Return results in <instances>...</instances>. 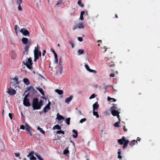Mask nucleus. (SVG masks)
<instances>
[{
	"instance_id": "nucleus-15",
	"label": "nucleus",
	"mask_w": 160,
	"mask_h": 160,
	"mask_svg": "<svg viewBox=\"0 0 160 160\" xmlns=\"http://www.w3.org/2000/svg\"><path fill=\"white\" fill-rule=\"evenodd\" d=\"M93 110H97L99 107V105L98 104L97 102H96L93 105Z\"/></svg>"
},
{
	"instance_id": "nucleus-17",
	"label": "nucleus",
	"mask_w": 160,
	"mask_h": 160,
	"mask_svg": "<svg viewBox=\"0 0 160 160\" xmlns=\"http://www.w3.org/2000/svg\"><path fill=\"white\" fill-rule=\"evenodd\" d=\"M72 131L74 133V134L72 135V136L73 138H76L77 137L78 135L77 131L76 130L73 129L72 130Z\"/></svg>"
},
{
	"instance_id": "nucleus-14",
	"label": "nucleus",
	"mask_w": 160,
	"mask_h": 160,
	"mask_svg": "<svg viewBox=\"0 0 160 160\" xmlns=\"http://www.w3.org/2000/svg\"><path fill=\"white\" fill-rule=\"evenodd\" d=\"M56 119L58 120H61L64 119V118L62 115H59L58 113H57Z\"/></svg>"
},
{
	"instance_id": "nucleus-5",
	"label": "nucleus",
	"mask_w": 160,
	"mask_h": 160,
	"mask_svg": "<svg viewBox=\"0 0 160 160\" xmlns=\"http://www.w3.org/2000/svg\"><path fill=\"white\" fill-rule=\"evenodd\" d=\"M34 153L33 151H31L27 155V156L31 160H36V158L34 156Z\"/></svg>"
},
{
	"instance_id": "nucleus-45",
	"label": "nucleus",
	"mask_w": 160,
	"mask_h": 160,
	"mask_svg": "<svg viewBox=\"0 0 160 160\" xmlns=\"http://www.w3.org/2000/svg\"><path fill=\"white\" fill-rule=\"evenodd\" d=\"M69 42L70 43V44L71 45L72 48H73L74 47V45L73 43V42L72 41H69Z\"/></svg>"
},
{
	"instance_id": "nucleus-51",
	"label": "nucleus",
	"mask_w": 160,
	"mask_h": 160,
	"mask_svg": "<svg viewBox=\"0 0 160 160\" xmlns=\"http://www.w3.org/2000/svg\"><path fill=\"white\" fill-rule=\"evenodd\" d=\"M110 77H113L115 76V74L113 73H112L110 74L109 75Z\"/></svg>"
},
{
	"instance_id": "nucleus-54",
	"label": "nucleus",
	"mask_w": 160,
	"mask_h": 160,
	"mask_svg": "<svg viewBox=\"0 0 160 160\" xmlns=\"http://www.w3.org/2000/svg\"><path fill=\"white\" fill-rule=\"evenodd\" d=\"M118 158L119 159H121L122 158V157L120 155H118Z\"/></svg>"
},
{
	"instance_id": "nucleus-18",
	"label": "nucleus",
	"mask_w": 160,
	"mask_h": 160,
	"mask_svg": "<svg viewBox=\"0 0 160 160\" xmlns=\"http://www.w3.org/2000/svg\"><path fill=\"white\" fill-rule=\"evenodd\" d=\"M58 67L59 70V73L60 74H61L62 73V64L60 63V62H59V63Z\"/></svg>"
},
{
	"instance_id": "nucleus-50",
	"label": "nucleus",
	"mask_w": 160,
	"mask_h": 160,
	"mask_svg": "<svg viewBox=\"0 0 160 160\" xmlns=\"http://www.w3.org/2000/svg\"><path fill=\"white\" fill-rule=\"evenodd\" d=\"M14 155L16 157H19L20 156V154L19 153H14Z\"/></svg>"
},
{
	"instance_id": "nucleus-25",
	"label": "nucleus",
	"mask_w": 160,
	"mask_h": 160,
	"mask_svg": "<svg viewBox=\"0 0 160 160\" xmlns=\"http://www.w3.org/2000/svg\"><path fill=\"white\" fill-rule=\"evenodd\" d=\"M119 118V121H118V122H116L114 124V126L115 127H119L120 126H119V124L120 123V121H121V120L119 118H119Z\"/></svg>"
},
{
	"instance_id": "nucleus-30",
	"label": "nucleus",
	"mask_w": 160,
	"mask_h": 160,
	"mask_svg": "<svg viewBox=\"0 0 160 160\" xmlns=\"http://www.w3.org/2000/svg\"><path fill=\"white\" fill-rule=\"evenodd\" d=\"M36 88L39 90V92L41 93V94L43 96L44 95V93L43 91V90L42 88Z\"/></svg>"
},
{
	"instance_id": "nucleus-46",
	"label": "nucleus",
	"mask_w": 160,
	"mask_h": 160,
	"mask_svg": "<svg viewBox=\"0 0 160 160\" xmlns=\"http://www.w3.org/2000/svg\"><path fill=\"white\" fill-rule=\"evenodd\" d=\"M27 90H28V91H30V90H31L32 89L33 90L34 89L32 87V86H30L29 87L27 88Z\"/></svg>"
},
{
	"instance_id": "nucleus-38",
	"label": "nucleus",
	"mask_w": 160,
	"mask_h": 160,
	"mask_svg": "<svg viewBox=\"0 0 160 160\" xmlns=\"http://www.w3.org/2000/svg\"><path fill=\"white\" fill-rule=\"evenodd\" d=\"M86 120V119L85 118H83L81 119L80 121V122L81 123H82L83 122H85Z\"/></svg>"
},
{
	"instance_id": "nucleus-34",
	"label": "nucleus",
	"mask_w": 160,
	"mask_h": 160,
	"mask_svg": "<svg viewBox=\"0 0 160 160\" xmlns=\"http://www.w3.org/2000/svg\"><path fill=\"white\" fill-rule=\"evenodd\" d=\"M29 48V46L28 45H25V47H24V50H25V52H27V53L28 52V49Z\"/></svg>"
},
{
	"instance_id": "nucleus-40",
	"label": "nucleus",
	"mask_w": 160,
	"mask_h": 160,
	"mask_svg": "<svg viewBox=\"0 0 160 160\" xmlns=\"http://www.w3.org/2000/svg\"><path fill=\"white\" fill-rule=\"evenodd\" d=\"M51 51L54 54V56H56V55H57V53L55 52L52 48L51 49Z\"/></svg>"
},
{
	"instance_id": "nucleus-43",
	"label": "nucleus",
	"mask_w": 160,
	"mask_h": 160,
	"mask_svg": "<svg viewBox=\"0 0 160 160\" xmlns=\"http://www.w3.org/2000/svg\"><path fill=\"white\" fill-rule=\"evenodd\" d=\"M55 58V62L56 63H57L58 62V59L57 58V55L54 56Z\"/></svg>"
},
{
	"instance_id": "nucleus-23",
	"label": "nucleus",
	"mask_w": 160,
	"mask_h": 160,
	"mask_svg": "<svg viewBox=\"0 0 160 160\" xmlns=\"http://www.w3.org/2000/svg\"><path fill=\"white\" fill-rule=\"evenodd\" d=\"M129 141L128 140H125V141H124V143L123 145V148H125L127 147L128 144L129 143Z\"/></svg>"
},
{
	"instance_id": "nucleus-53",
	"label": "nucleus",
	"mask_w": 160,
	"mask_h": 160,
	"mask_svg": "<svg viewBox=\"0 0 160 160\" xmlns=\"http://www.w3.org/2000/svg\"><path fill=\"white\" fill-rule=\"evenodd\" d=\"M46 50H44L43 51V52L42 54V55L43 56H44L45 55V54L46 53Z\"/></svg>"
},
{
	"instance_id": "nucleus-24",
	"label": "nucleus",
	"mask_w": 160,
	"mask_h": 160,
	"mask_svg": "<svg viewBox=\"0 0 160 160\" xmlns=\"http://www.w3.org/2000/svg\"><path fill=\"white\" fill-rule=\"evenodd\" d=\"M34 154L39 160H43V158L38 153H35Z\"/></svg>"
},
{
	"instance_id": "nucleus-2",
	"label": "nucleus",
	"mask_w": 160,
	"mask_h": 160,
	"mask_svg": "<svg viewBox=\"0 0 160 160\" xmlns=\"http://www.w3.org/2000/svg\"><path fill=\"white\" fill-rule=\"evenodd\" d=\"M117 108L116 107V105L110 108V111L112 114L114 116H117L118 118H119V115L120 112L116 109Z\"/></svg>"
},
{
	"instance_id": "nucleus-63",
	"label": "nucleus",
	"mask_w": 160,
	"mask_h": 160,
	"mask_svg": "<svg viewBox=\"0 0 160 160\" xmlns=\"http://www.w3.org/2000/svg\"><path fill=\"white\" fill-rule=\"evenodd\" d=\"M15 32L16 33V34H17V33H18V31H17V30H15Z\"/></svg>"
},
{
	"instance_id": "nucleus-33",
	"label": "nucleus",
	"mask_w": 160,
	"mask_h": 160,
	"mask_svg": "<svg viewBox=\"0 0 160 160\" xmlns=\"http://www.w3.org/2000/svg\"><path fill=\"white\" fill-rule=\"evenodd\" d=\"M78 52V55H79L80 54H83L84 52V50L83 49H79Z\"/></svg>"
},
{
	"instance_id": "nucleus-39",
	"label": "nucleus",
	"mask_w": 160,
	"mask_h": 160,
	"mask_svg": "<svg viewBox=\"0 0 160 160\" xmlns=\"http://www.w3.org/2000/svg\"><path fill=\"white\" fill-rule=\"evenodd\" d=\"M95 97V95L94 94H92L91 95V96L89 97V99H91L92 98H94Z\"/></svg>"
},
{
	"instance_id": "nucleus-6",
	"label": "nucleus",
	"mask_w": 160,
	"mask_h": 160,
	"mask_svg": "<svg viewBox=\"0 0 160 160\" xmlns=\"http://www.w3.org/2000/svg\"><path fill=\"white\" fill-rule=\"evenodd\" d=\"M28 95H26L24 97L23 100V104L26 106H29L30 105V104L29 102L28 99L27 98Z\"/></svg>"
},
{
	"instance_id": "nucleus-37",
	"label": "nucleus",
	"mask_w": 160,
	"mask_h": 160,
	"mask_svg": "<svg viewBox=\"0 0 160 160\" xmlns=\"http://www.w3.org/2000/svg\"><path fill=\"white\" fill-rule=\"evenodd\" d=\"M57 133V134H60V133H62L63 134H64V131H62L61 130H58V131H57V132H56Z\"/></svg>"
},
{
	"instance_id": "nucleus-36",
	"label": "nucleus",
	"mask_w": 160,
	"mask_h": 160,
	"mask_svg": "<svg viewBox=\"0 0 160 160\" xmlns=\"http://www.w3.org/2000/svg\"><path fill=\"white\" fill-rule=\"evenodd\" d=\"M78 3L81 7H83L84 5L83 4L81 3V0H78Z\"/></svg>"
},
{
	"instance_id": "nucleus-55",
	"label": "nucleus",
	"mask_w": 160,
	"mask_h": 160,
	"mask_svg": "<svg viewBox=\"0 0 160 160\" xmlns=\"http://www.w3.org/2000/svg\"><path fill=\"white\" fill-rule=\"evenodd\" d=\"M113 99V98H111L109 97H108V101H110L111 99Z\"/></svg>"
},
{
	"instance_id": "nucleus-59",
	"label": "nucleus",
	"mask_w": 160,
	"mask_h": 160,
	"mask_svg": "<svg viewBox=\"0 0 160 160\" xmlns=\"http://www.w3.org/2000/svg\"><path fill=\"white\" fill-rule=\"evenodd\" d=\"M17 25H15V27H14V29H15V30H17Z\"/></svg>"
},
{
	"instance_id": "nucleus-42",
	"label": "nucleus",
	"mask_w": 160,
	"mask_h": 160,
	"mask_svg": "<svg viewBox=\"0 0 160 160\" xmlns=\"http://www.w3.org/2000/svg\"><path fill=\"white\" fill-rule=\"evenodd\" d=\"M62 0H58V1L57 3L56 4V5H58L60 4L61 3H62Z\"/></svg>"
},
{
	"instance_id": "nucleus-35",
	"label": "nucleus",
	"mask_w": 160,
	"mask_h": 160,
	"mask_svg": "<svg viewBox=\"0 0 160 160\" xmlns=\"http://www.w3.org/2000/svg\"><path fill=\"white\" fill-rule=\"evenodd\" d=\"M70 118H67L66 120V123L68 125L70 124Z\"/></svg>"
},
{
	"instance_id": "nucleus-58",
	"label": "nucleus",
	"mask_w": 160,
	"mask_h": 160,
	"mask_svg": "<svg viewBox=\"0 0 160 160\" xmlns=\"http://www.w3.org/2000/svg\"><path fill=\"white\" fill-rule=\"evenodd\" d=\"M78 112H79V114L81 115H82V112H81L80 111V110H79L78 111Z\"/></svg>"
},
{
	"instance_id": "nucleus-3",
	"label": "nucleus",
	"mask_w": 160,
	"mask_h": 160,
	"mask_svg": "<svg viewBox=\"0 0 160 160\" xmlns=\"http://www.w3.org/2000/svg\"><path fill=\"white\" fill-rule=\"evenodd\" d=\"M23 63L28 69H31L32 68V63L31 58H28V60L25 62L23 61Z\"/></svg>"
},
{
	"instance_id": "nucleus-10",
	"label": "nucleus",
	"mask_w": 160,
	"mask_h": 160,
	"mask_svg": "<svg viewBox=\"0 0 160 160\" xmlns=\"http://www.w3.org/2000/svg\"><path fill=\"white\" fill-rule=\"evenodd\" d=\"M84 67L87 71L91 72H92L94 73H97V72L96 70L90 69L89 67L87 64H85L84 66Z\"/></svg>"
},
{
	"instance_id": "nucleus-47",
	"label": "nucleus",
	"mask_w": 160,
	"mask_h": 160,
	"mask_svg": "<svg viewBox=\"0 0 160 160\" xmlns=\"http://www.w3.org/2000/svg\"><path fill=\"white\" fill-rule=\"evenodd\" d=\"M78 40L80 42H82L83 40L82 38L81 37H78Z\"/></svg>"
},
{
	"instance_id": "nucleus-52",
	"label": "nucleus",
	"mask_w": 160,
	"mask_h": 160,
	"mask_svg": "<svg viewBox=\"0 0 160 160\" xmlns=\"http://www.w3.org/2000/svg\"><path fill=\"white\" fill-rule=\"evenodd\" d=\"M103 133H104V134H106V132H105L104 131L102 130L101 131V135H102Z\"/></svg>"
},
{
	"instance_id": "nucleus-29",
	"label": "nucleus",
	"mask_w": 160,
	"mask_h": 160,
	"mask_svg": "<svg viewBox=\"0 0 160 160\" xmlns=\"http://www.w3.org/2000/svg\"><path fill=\"white\" fill-rule=\"evenodd\" d=\"M55 91L56 92L58 93V94H60V95L62 94L63 92L62 90L58 89H56L55 90Z\"/></svg>"
},
{
	"instance_id": "nucleus-9",
	"label": "nucleus",
	"mask_w": 160,
	"mask_h": 160,
	"mask_svg": "<svg viewBox=\"0 0 160 160\" xmlns=\"http://www.w3.org/2000/svg\"><path fill=\"white\" fill-rule=\"evenodd\" d=\"M25 127L26 130L28 132L27 133L29 134L30 135L32 136V133L30 131V130L31 129V127L27 123L25 124Z\"/></svg>"
},
{
	"instance_id": "nucleus-13",
	"label": "nucleus",
	"mask_w": 160,
	"mask_h": 160,
	"mask_svg": "<svg viewBox=\"0 0 160 160\" xmlns=\"http://www.w3.org/2000/svg\"><path fill=\"white\" fill-rule=\"evenodd\" d=\"M73 98V97L70 96L68 98H65V102L66 103L68 104L72 100Z\"/></svg>"
},
{
	"instance_id": "nucleus-21",
	"label": "nucleus",
	"mask_w": 160,
	"mask_h": 160,
	"mask_svg": "<svg viewBox=\"0 0 160 160\" xmlns=\"http://www.w3.org/2000/svg\"><path fill=\"white\" fill-rule=\"evenodd\" d=\"M23 81L25 84L26 85H28L30 84V82L28 79L27 78L23 79Z\"/></svg>"
},
{
	"instance_id": "nucleus-12",
	"label": "nucleus",
	"mask_w": 160,
	"mask_h": 160,
	"mask_svg": "<svg viewBox=\"0 0 160 160\" xmlns=\"http://www.w3.org/2000/svg\"><path fill=\"white\" fill-rule=\"evenodd\" d=\"M50 109V106L49 105H46L43 108V111L44 113H46L48 112Z\"/></svg>"
},
{
	"instance_id": "nucleus-32",
	"label": "nucleus",
	"mask_w": 160,
	"mask_h": 160,
	"mask_svg": "<svg viewBox=\"0 0 160 160\" xmlns=\"http://www.w3.org/2000/svg\"><path fill=\"white\" fill-rule=\"evenodd\" d=\"M37 129L38 130H39V131L42 134H44L45 132L41 128L38 127L37 128Z\"/></svg>"
},
{
	"instance_id": "nucleus-56",
	"label": "nucleus",
	"mask_w": 160,
	"mask_h": 160,
	"mask_svg": "<svg viewBox=\"0 0 160 160\" xmlns=\"http://www.w3.org/2000/svg\"><path fill=\"white\" fill-rule=\"evenodd\" d=\"M119 151L118 152V155H121V151H120V149H119Z\"/></svg>"
},
{
	"instance_id": "nucleus-61",
	"label": "nucleus",
	"mask_w": 160,
	"mask_h": 160,
	"mask_svg": "<svg viewBox=\"0 0 160 160\" xmlns=\"http://www.w3.org/2000/svg\"><path fill=\"white\" fill-rule=\"evenodd\" d=\"M112 99L113 100V101L114 102H115L116 101V100L114 98H113V99Z\"/></svg>"
},
{
	"instance_id": "nucleus-57",
	"label": "nucleus",
	"mask_w": 160,
	"mask_h": 160,
	"mask_svg": "<svg viewBox=\"0 0 160 160\" xmlns=\"http://www.w3.org/2000/svg\"><path fill=\"white\" fill-rule=\"evenodd\" d=\"M38 55H39V57H41V52L40 51H39V54H38Z\"/></svg>"
},
{
	"instance_id": "nucleus-19",
	"label": "nucleus",
	"mask_w": 160,
	"mask_h": 160,
	"mask_svg": "<svg viewBox=\"0 0 160 160\" xmlns=\"http://www.w3.org/2000/svg\"><path fill=\"white\" fill-rule=\"evenodd\" d=\"M22 41L23 44H27L28 42V39L27 38H22Z\"/></svg>"
},
{
	"instance_id": "nucleus-8",
	"label": "nucleus",
	"mask_w": 160,
	"mask_h": 160,
	"mask_svg": "<svg viewBox=\"0 0 160 160\" xmlns=\"http://www.w3.org/2000/svg\"><path fill=\"white\" fill-rule=\"evenodd\" d=\"M16 91L12 88H9L8 89L7 93L11 95H14L16 93Z\"/></svg>"
},
{
	"instance_id": "nucleus-16",
	"label": "nucleus",
	"mask_w": 160,
	"mask_h": 160,
	"mask_svg": "<svg viewBox=\"0 0 160 160\" xmlns=\"http://www.w3.org/2000/svg\"><path fill=\"white\" fill-rule=\"evenodd\" d=\"M125 138L124 137H123L121 139L118 140V142L121 145H122L123 143V142L125 141Z\"/></svg>"
},
{
	"instance_id": "nucleus-49",
	"label": "nucleus",
	"mask_w": 160,
	"mask_h": 160,
	"mask_svg": "<svg viewBox=\"0 0 160 160\" xmlns=\"http://www.w3.org/2000/svg\"><path fill=\"white\" fill-rule=\"evenodd\" d=\"M9 116L11 119H12V114L9 113L8 114Z\"/></svg>"
},
{
	"instance_id": "nucleus-41",
	"label": "nucleus",
	"mask_w": 160,
	"mask_h": 160,
	"mask_svg": "<svg viewBox=\"0 0 160 160\" xmlns=\"http://www.w3.org/2000/svg\"><path fill=\"white\" fill-rule=\"evenodd\" d=\"M69 152V151L67 149L64 150L63 151V153L64 154H66Z\"/></svg>"
},
{
	"instance_id": "nucleus-11",
	"label": "nucleus",
	"mask_w": 160,
	"mask_h": 160,
	"mask_svg": "<svg viewBox=\"0 0 160 160\" xmlns=\"http://www.w3.org/2000/svg\"><path fill=\"white\" fill-rule=\"evenodd\" d=\"M22 2V0H17V4L18 5V10L20 11L22 10V7L21 5Z\"/></svg>"
},
{
	"instance_id": "nucleus-31",
	"label": "nucleus",
	"mask_w": 160,
	"mask_h": 160,
	"mask_svg": "<svg viewBox=\"0 0 160 160\" xmlns=\"http://www.w3.org/2000/svg\"><path fill=\"white\" fill-rule=\"evenodd\" d=\"M95 110H93V115L94 116H96V118H98L99 116L98 112H95Z\"/></svg>"
},
{
	"instance_id": "nucleus-44",
	"label": "nucleus",
	"mask_w": 160,
	"mask_h": 160,
	"mask_svg": "<svg viewBox=\"0 0 160 160\" xmlns=\"http://www.w3.org/2000/svg\"><path fill=\"white\" fill-rule=\"evenodd\" d=\"M20 128L21 129L24 130L25 129V125H24V126L23 125H21L20 127Z\"/></svg>"
},
{
	"instance_id": "nucleus-20",
	"label": "nucleus",
	"mask_w": 160,
	"mask_h": 160,
	"mask_svg": "<svg viewBox=\"0 0 160 160\" xmlns=\"http://www.w3.org/2000/svg\"><path fill=\"white\" fill-rule=\"evenodd\" d=\"M39 52H37L36 53L35 55L34 54V61L36 62L37 60L39 58Z\"/></svg>"
},
{
	"instance_id": "nucleus-62",
	"label": "nucleus",
	"mask_w": 160,
	"mask_h": 160,
	"mask_svg": "<svg viewBox=\"0 0 160 160\" xmlns=\"http://www.w3.org/2000/svg\"><path fill=\"white\" fill-rule=\"evenodd\" d=\"M97 42H101V40H98L97 41Z\"/></svg>"
},
{
	"instance_id": "nucleus-26",
	"label": "nucleus",
	"mask_w": 160,
	"mask_h": 160,
	"mask_svg": "<svg viewBox=\"0 0 160 160\" xmlns=\"http://www.w3.org/2000/svg\"><path fill=\"white\" fill-rule=\"evenodd\" d=\"M38 45H37L36 47H35V48L34 50V54H36V52H38Z\"/></svg>"
},
{
	"instance_id": "nucleus-4",
	"label": "nucleus",
	"mask_w": 160,
	"mask_h": 160,
	"mask_svg": "<svg viewBox=\"0 0 160 160\" xmlns=\"http://www.w3.org/2000/svg\"><path fill=\"white\" fill-rule=\"evenodd\" d=\"M84 28V25L83 23L82 22H79L75 25H74L73 26L72 29L73 30H75L77 28L79 29H83Z\"/></svg>"
},
{
	"instance_id": "nucleus-64",
	"label": "nucleus",
	"mask_w": 160,
	"mask_h": 160,
	"mask_svg": "<svg viewBox=\"0 0 160 160\" xmlns=\"http://www.w3.org/2000/svg\"><path fill=\"white\" fill-rule=\"evenodd\" d=\"M124 129L125 131H126L127 130V129H125L124 128Z\"/></svg>"
},
{
	"instance_id": "nucleus-1",
	"label": "nucleus",
	"mask_w": 160,
	"mask_h": 160,
	"mask_svg": "<svg viewBox=\"0 0 160 160\" xmlns=\"http://www.w3.org/2000/svg\"><path fill=\"white\" fill-rule=\"evenodd\" d=\"M42 105V101L40 100L38 102V100L37 98L33 99L32 102V107L34 109H39Z\"/></svg>"
},
{
	"instance_id": "nucleus-60",
	"label": "nucleus",
	"mask_w": 160,
	"mask_h": 160,
	"mask_svg": "<svg viewBox=\"0 0 160 160\" xmlns=\"http://www.w3.org/2000/svg\"><path fill=\"white\" fill-rule=\"evenodd\" d=\"M51 104V102H50L49 101V102L48 103V104L47 105H49V106H50V105Z\"/></svg>"
},
{
	"instance_id": "nucleus-22",
	"label": "nucleus",
	"mask_w": 160,
	"mask_h": 160,
	"mask_svg": "<svg viewBox=\"0 0 160 160\" xmlns=\"http://www.w3.org/2000/svg\"><path fill=\"white\" fill-rule=\"evenodd\" d=\"M136 142H138L137 141H135V140H133L131 141V142L130 143L129 145H130L132 147H133L134 145H135Z\"/></svg>"
},
{
	"instance_id": "nucleus-28",
	"label": "nucleus",
	"mask_w": 160,
	"mask_h": 160,
	"mask_svg": "<svg viewBox=\"0 0 160 160\" xmlns=\"http://www.w3.org/2000/svg\"><path fill=\"white\" fill-rule=\"evenodd\" d=\"M84 13V11H82L80 13V19L81 20H83V15Z\"/></svg>"
},
{
	"instance_id": "nucleus-48",
	"label": "nucleus",
	"mask_w": 160,
	"mask_h": 160,
	"mask_svg": "<svg viewBox=\"0 0 160 160\" xmlns=\"http://www.w3.org/2000/svg\"><path fill=\"white\" fill-rule=\"evenodd\" d=\"M14 80H15V81L16 82V83H18V78L17 77H15L13 79Z\"/></svg>"
},
{
	"instance_id": "nucleus-7",
	"label": "nucleus",
	"mask_w": 160,
	"mask_h": 160,
	"mask_svg": "<svg viewBox=\"0 0 160 160\" xmlns=\"http://www.w3.org/2000/svg\"><path fill=\"white\" fill-rule=\"evenodd\" d=\"M20 32L24 36H26L29 34V32L24 28H22L20 30Z\"/></svg>"
},
{
	"instance_id": "nucleus-27",
	"label": "nucleus",
	"mask_w": 160,
	"mask_h": 160,
	"mask_svg": "<svg viewBox=\"0 0 160 160\" xmlns=\"http://www.w3.org/2000/svg\"><path fill=\"white\" fill-rule=\"evenodd\" d=\"M53 128V129H59L60 130L61 129V127L58 125L57 124L54 126Z\"/></svg>"
}]
</instances>
